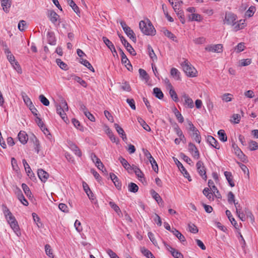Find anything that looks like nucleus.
Here are the masks:
<instances>
[{"mask_svg":"<svg viewBox=\"0 0 258 258\" xmlns=\"http://www.w3.org/2000/svg\"><path fill=\"white\" fill-rule=\"evenodd\" d=\"M139 27L142 32L145 35L154 36L156 34V30L149 19L140 21Z\"/></svg>","mask_w":258,"mask_h":258,"instance_id":"f257e3e1","label":"nucleus"},{"mask_svg":"<svg viewBox=\"0 0 258 258\" xmlns=\"http://www.w3.org/2000/svg\"><path fill=\"white\" fill-rule=\"evenodd\" d=\"M182 67L187 76L190 77L196 76L197 70L187 60H185L182 63Z\"/></svg>","mask_w":258,"mask_h":258,"instance_id":"f03ea898","label":"nucleus"},{"mask_svg":"<svg viewBox=\"0 0 258 258\" xmlns=\"http://www.w3.org/2000/svg\"><path fill=\"white\" fill-rule=\"evenodd\" d=\"M236 18L237 17L235 14L231 12H226L224 20V24L233 26L235 24Z\"/></svg>","mask_w":258,"mask_h":258,"instance_id":"7ed1b4c3","label":"nucleus"},{"mask_svg":"<svg viewBox=\"0 0 258 258\" xmlns=\"http://www.w3.org/2000/svg\"><path fill=\"white\" fill-rule=\"evenodd\" d=\"M196 166L199 174L203 179L206 180L207 178V176L206 175V168L204 166L203 162L201 161H199L196 164Z\"/></svg>","mask_w":258,"mask_h":258,"instance_id":"20e7f679","label":"nucleus"},{"mask_svg":"<svg viewBox=\"0 0 258 258\" xmlns=\"http://www.w3.org/2000/svg\"><path fill=\"white\" fill-rule=\"evenodd\" d=\"M174 161L176 164L177 166L178 167L179 169L180 170L181 172L183 174L184 177L187 178L188 180V181H190L191 180V179L190 178V176L188 173V172L186 171L184 167L183 166L182 163L179 162L177 159L175 158H173Z\"/></svg>","mask_w":258,"mask_h":258,"instance_id":"39448f33","label":"nucleus"},{"mask_svg":"<svg viewBox=\"0 0 258 258\" xmlns=\"http://www.w3.org/2000/svg\"><path fill=\"white\" fill-rule=\"evenodd\" d=\"M181 100L183 101V105L185 107L192 108L194 107L193 100L188 95L185 93L183 94L181 96Z\"/></svg>","mask_w":258,"mask_h":258,"instance_id":"423d86ee","label":"nucleus"},{"mask_svg":"<svg viewBox=\"0 0 258 258\" xmlns=\"http://www.w3.org/2000/svg\"><path fill=\"white\" fill-rule=\"evenodd\" d=\"M223 46L221 44L208 45L205 47V50L213 52L220 53L222 51Z\"/></svg>","mask_w":258,"mask_h":258,"instance_id":"0eeeda50","label":"nucleus"},{"mask_svg":"<svg viewBox=\"0 0 258 258\" xmlns=\"http://www.w3.org/2000/svg\"><path fill=\"white\" fill-rule=\"evenodd\" d=\"M3 212L9 224L16 221L15 217L9 209L5 206H3Z\"/></svg>","mask_w":258,"mask_h":258,"instance_id":"6e6552de","label":"nucleus"},{"mask_svg":"<svg viewBox=\"0 0 258 258\" xmlns=\"http://www.w3.org/2000/svg\"><path fill=\"white\" fill-rule=\"evenodd\" d=\"M120 41L122 44L124 46L127 51L132 55H136V52L134 48L127 41L124 37H120Z\"/></svg>","mask_w":258,"mask_h":258,"instance_id":"1a4fd4ad","label":"nucleus"},{"mask_svg":"<svg viewBox=\"0 0 258 258\" xmlns=\"http://www.w3.org/2000/svg\"><path fill=\"white\" fill-rule=\"evenodd\" d=\"M188 150L195 159H198L200 158L199 152L194 144L191 143L188 144Z\"/></svg>","mask_w":258,"mask_h":258,"instance_id":"9d476101","label":"nucleus"},{"mask_svg":"<svg viewBox=\"0 0 258 258\" xmlns=\"http://www.w3.org/2000/svg\"><path fill=\"white\" fill-rule=\"evenodd\" d=\"M164 245L166 246L167 249L171 252L172 255L174 258H183V255L182 254L179 252L178 250L172 248L171 246L165 243H164Z\"/></svg>","mask_w":258,"mask_h":258,"instance_id":"9b49d317","label":"nucleus"},{"mask_svg":"<svg viewBox=\"0 0 258 258\" xmlns=\"http://www.w3.org/2000/svg\"><path fill=\"white\" fill-rule=\"evenodd\" d=\"M102 40L107 47L113 53V55H115V54H117V52L113 44L107 37L105 36L102 37Z\"/></svg>","mask_w":258,"mask_h":258,"instance_id":"f8f14e48","label":"nucleus"},{"mask_svg":"<svg viewBox=\"0 0 258 258\" xmlns=\"http://www.w3.org/2000/svg\"><path fill=\"white\" fill-rule=\"evenodd\" d=\"M234 204L236 208V212L237 216L241 221H245V215L243 212H241L242 207L240 206V205L238 202H235Z\"/></svg>","mask_w":258,"mask_h":258,"instance_id":"ddd939ff","label":"nucleus"},{"mask_svg":"<svg viewBox=\"0 0 258 258\" xmlns=\"http://www.w3.org/2000/svg\"><path fill=\"white\" fill-rule=\"evenodd\" d=\"M47 16L53 24H55L59 18V16L53 10L48 11Z\"/></svg>","mask_w":258,"mask_h":258,"instance_id":"4468645a","label":"nucleus"},{"mask_svg":"<svg viewBox=\"0 0 258 258\" xmlns=\"http://www.w3.org/2000/svg\"><path fill=\"white\" fill-rule=\"evenodd\" d=\"M234 148V153L236 156L242 161L245 162L247 161V157L243 153L241 150L237 147L233 146Z\"/></svg>","mask_w":258,"mask_h":258,"instance_id":"2eb2a0df","label":"nucleus"},{"mask_svg":"<svg viewBox=\"0 0 258 258\" xmlns=\"http://www.w3.org/2000/svg\"><path fill=\"white\" fill-rule=\"evenodd\" d=\"M37 174L39 179L43 182L46 181L49 176L48 173L42 169L38 170Z\"/></svg>","mask_w":258,"mask_h":258,"instance_id":"dca6fc26","label":"nucleus"},{"mask_svg":"<svg viewBox=\"0 0 258 258\" xmlns=\"http://www.w3.org/2000/svg\"><path fill=\"white\" fill-rule=\"evenodd\" d=\"M207 141L209 143L211 146L213 147L214 148L219 149L220 148V146L217 142V141L212 136H209L207 137Z\"/></svg>","mask_w":258,"mask_h":258,"instance_id":"f3484780","label":"nucleus"},{"mask_svg":"<svg viewBox=\"0 0 258 258\" xmlns=\"http://www.w3.org/2000/svg\"><path fill=\"white\" fill-rule=\"evenodd\" d=\"M110 177L118 189H121V183L119 181L118 177L113 173H110Z\"/></svg>","mask_w":258,"mask_h":258,"instance_id":"a211bd4d","label":"nucleus"},{"mask_svg":"<svg viewBox=\"0 0 258 258\" xmlns=\"http://www.w3.org/2000/svg\"><path fill=\"white\" fill-rule=\"evenodd\" d=\"M18 138L20 142L23 144H26L28 139L27 135L25 132L23 131H20L19 132L18 135Z\"/></svg>","mask_w":258,"mask_h":258,"instance_id":"6ab92c4d","label":"nucleus"},{"mask_svg":"<svg viewBox=\"0 0 258 258\" xmlns=\"http://www.w3.org/2000/svg\"><path fill=\"white\" fill-rule=\"evenodd\" d=\"M12 1L9 0H1V5L3 7V10L8 13L9 11V9L11 7Z\"/></svg>","mask_w":258,"mask_h":258,"instance_id":"aec40b11","label":"nucleus"},{"mask_svg":"<svg viewBox=\"0 0 258 258\" xmlns=\"http://www.w3.org/2000/svg\"><path fill=\"white\" fill-rule=\"evenodd\" d=\"M244 20H240L239 21L235 22V24L233 25V29L235 31H237L243 29L245 27Z\"/></svg>","mask_w":258,"mask_h":258,"instance_id":"412c9836","label":"nucleus"},{"mask_svg":"<svg viewBox=\"0 0 258 258\" xmlns=\"http://www.w3.org/2000/svg\"><path fill=\"white\" fill-rule=\"evenodd\" d=\"M171 232L180 240V242H183L185 241L184 236L175 228H172Z\"/></svg>","mask_w":258,"mask_h":258,"instance_id":"4be33fe9","label":"nucleus"},{"mask_svg":"<svg viewBox=\"0 0 258 258\" xmlns=\"http://www.w3.org/2000/svg\"><path fill=\"white\" fill-rule=\"evenodd\" d=\"M124 31L126 35L130 37L131 39H132L134 42H136L137 39L135 34L130 27L125 29Z\"/></svg>","mask_w":258,"mask_h":258,"instance_id":"5701e85b","label":"nucleus"},{"mask_svg":"<svg viewBox=\"0 0 258 258\" xmlns=\"http://www.w3.org/2000/svg\"><path fill=\"white\" fill-rule=\"evenodd\" d=\"M114 125L117 132L119 135H120V137L122 138V140L123 141L126 140V136L122 128L117 123H115Z\"/></svg>","mask_w":258,"mask_h":258,"instance_id":"b1692460","label":"nucleus"},{"mask_svg":"<svg viewBox=\"0 0 258 258\" xmlns=\"http://www.w3.org/2000/svg\"><path fill=\"white\" fill-rule=\"evenodd\" d=\"M151 194L152 195V197L157 202V203L160 205L161 204V206L163 204V201L160 196V195L156 192L155 190H151Z\"/></svg>","mask_w":258,"mask_h":258,"instance_id":"393cba45","label":"nucleus"},{"mask_svg":"<svg viewBox=\"0 0 258 258\" xmlns=\"http://www.w3.org/2000/svg\"><path fill=\"white\" fill-rule=\"evenodd\" d=\"M71 78H72L75 81L79 83L81 85H82L84 87H87V83L82 79L80 77L76 76L74 75H72L70 78H68V80L70 79Z\"/></svg>","mask_w":258,"mask_h":258,"instance_id":"a878e982","label":"nucleus"},{"mask_svg":"<svg viewBox=\"0 0 258 258\" xmlns=\"http://www.w3.org/2000/svg\"><path fill=\"white\" fill-rule=\"evenodd\" d=\"M68 4L72 8L74 11L79 15L80 12L79 7L73 0H66Z\"/></svg>","mask_w":258,"mask_h":258,"instance_id":"bb28decb","label":"nucleus"},{"mask_svg":"<svg viewBox=\"0 0 258 258\" xmlns=\"http://www.w3.org/2000/svg\"><path fill=\"white\" fill-rule=\"evenodd\" d=\"M47 41L48 43L52 45H54L56 44V40L53 32H49L47 33Z\"/></svg>","mask_w":258,"mask_h":258,"instance_id":"cd10ccee","label":"nucleus"},{"mask_svg":"<svg viewBox=\"0 0 258 258\" xmlns=\"http://www.w3.org/2000/svg\"><path fill=\"white\" fill-rule=\"evenodd\" d=\"M224 175L226 177L227 180L228 181L229 185L231 187H233L235 186L234 182L233 181V176L230 172L225 171Z\"/></svg>","mask_w":258,"mask_h":258,"instance_id":"c85d7f7f","label":"nucleus"},{"mask_svg":"<svg viewBox=\"0 0 258 258\" xmlns=\"http://www.w3.org/2000/svg\"><path fill=\"white\" fill-rule=\"evenodd\" d=\"M119 51L120 53L121 57V62L123 64H126V62H127V64H129V67L132 68V64L130 63L129 60L127 58L126 56L122 51V50L121 48H119Z\"/></svg>","mask_w":258,"mask_h":258,"instance_id":"c756f323","label":"nucleus"},{"mask_svg":"<svg viewBox=\"0 0 258 258\" xmlns=\"http://www.w3.org/2000/svg\"><path fill=\"white\" fill-rule=\"evenodd\" d=\"M170 75L176 80H179L180 79V72L176 68H173L171 69Z\"/></svg>","mask_w":258,"mask_h":258,"instance_id":"7c9ffc66","label":"nucleus"},{"mask_svg":"<svg viewBox=\"0 0 258 258\" xmlns=\"http://www.w3.org/2000/svg\"><path fill=\"white\" fill-rule=\"evenodd\" d=\"M9 225H10L11 228L13 229L14 232L17 235H18L19 233H20L19 226L17 220L13 222H11V223L9 224Z\"/></svg>","mask_w":258,"mask_h":258,"instance_id":"2f4dec72","label":"nucleus"},{"mask_svg":"<svg viewBox=\"0 0 258 258\" xmlns=\"http://www.w3.org/2000/svg\"><path fill=\"white\" fill-rule=\"evenodd\" d=\"M168 90H169V95H170V97H171V98L172 99V100L175 102L178 101L179 99L178 98V96H177L176 92L174 90L173 87H172L168 89Z\"/></svg>","mask_w":258,"mask_h":258,"instance_id":"473e14b6","label":"nucleus"},{"mask_svg":"<svg viewBox=\"0 0 258 258\" xmlns=\"http://www.w3.org/2000/svg\"><path fill=\"white\" fill-rule=\"evenodd\" d=\"M153 94L156 96V97L159 99H162L164 97L163 93L161 90L157 87L153 89Z\"/></svg>","mask_w":258,"mask_h":258,"instance_id":"72a5a7b5","label":"nucleus"},{"mask_svg":"<svg viewBox=\"0 0 258 258\" xmlns=\"http://www.w3.org/2000/svg\"><path fill=\"white\" fill-rule=\"evenodd\" d=\"M56 112L64 120V121L67 122L68 118L66 116L64 110L61 109L60 107H56Z\"/></svg>","mask_w":258,"mask_h":258,"instance_id":"f704fd0d","label":"nucleus"},{"mask_svg":"<svg viewBox=\"0 0 258 258\" xmlns=\"http://www.w3.org/2000/svg\"><path fill=\"white\" fill-rule=\"evenodd\" d=\"M248 148L250 151H255L258 149V144L255 141L250 140L248 142Z\"/></svg>","mask_w":258,"mask_h":258,"instance_id":"c9c22d12","label":"nucleus"},{"mask_svg":"<svg viewBox=\"0 0 258 258\" xmlns=\"http://www.w3.org/2000/svg\"><path fill=\"white\" fill-rule=\"evenodd\" d=\"M203 193L209 200H214L213 195L212 192H210L209 188H205L203 191Z\"/></svg>","mask_w":258,"mask_h":258,"instance_id":"e433bc0d","label":"nucleus"},{"mask_svg":"<svg viewBox=\"0 0 258 258\" xmlns=\"http://www.w3.org/2000/svg\"><path fill=\"white\" fill-rule=\"evenodd\" d=\"M175 12L178 17V18L179 19L180 22L182 24H184L185 20L184 18L183 11L182 10L178 9V10H176Z\"/></svg>","mask_w":258,"mask_h":258,"instance_id":"4c0bfd02","label":"nucleus"},{"mask_svg":"<svg viewBox=\"0 0 258 258\" xmlns=\"http://www.w3.org/2000/svg\"><path fill=\"white\" fill-rule=\"evenodd\" d=\"M22 162H23L25 170L26 173H27V175L28 176H31V174L32 173V170H31L30 166L28 164L27 162L26 161V160L25 159H23Z\"/></svg>","mask_w":258,"mask_h":258,"instance_id":"58836bf2","label":"nucleus"},{"mask_svg":"<svg viewBox=\"0 0 258 258\" xmlns=\"http://www.w3.org/2000/svg\"><path fill=\"white\" fill-rule=\"evenodd\" d=\"M22 188L25 194L26 195V196L28 198H30L31 196L32 195V193L30 190L29 187L28 186V185L25 183H22Z\"/></svg>","mask_w":258,"mask_h":258,"instance_id":"ea45409f","label":"nucleus"},{"mask_svg":"<svg viewBox=\"0 0 258 258\" xmlns=\"http://www.w3.org/2000/svg\"><path fill=\"white\" fill-rule=\"evenodd\" d=\"M218 135L220 140L221 141L226 142L227 140L226 134L225 133V131L224 130H219L218 132Z\"/></svg>","mask_w":258,"mask_h":258,"instance_id":"a19ab883","label":"nucleus"},{"mask_svg":"<svg viewBox=\"0 0 258 258\" xmlns=\"http://www.w3.org/2000/svg\"><path fill=\"white\" fill-rule=\"evenodd\" d=\"M128 189L130 192H136L139 189V187L136 183L131 182L128 185Z\"/></svg>","mask_w":258,"mask_h":258,"instance_id":"79ce46f5","label":"nucleus"},{"mask_svg":"<svg viewBox=\"0 0 258 258\" xmlns=\"http://www.w3.org/2000/svg\"><path fill=\"white\" fill-rule=\"evenodd\" d=\"M138 122L143 126V127L147 131H150L151 128L150 126L146 123V122L141 118L138 117L137 118Z\"/></svg>","mask_w":258,"mask_h":258,"instance_id":"37998d69","label":"nucleus"},{"mask_svg":"<svg viewBox=\"0 0 258 258\" xmlns=\"http://www.w3.org/2000/svg\"><path fill=\"white\" fill-rule=\"evenodd\" d=\"M148 53L150 58L153 60H156L157 57L152 48V47L150 45H148Z\"/></svg>","mask_w":258,"mask_h":258,"instance_id":"c03bdc74","label":"nucleus"},{"mask_svg":"<svg viewBox=\"0 0 258 258\" xmlns=\"http://www.w3.org/2000/svg\"><path fill=\"white\" fill-rule=\"evenodd\" d=\"M191 137L194 139V140H195L196 142H197L198 143H200L201 137L200 133L198 130L192 132V134L191 135Z\"/></svg>","mask_w":258,"mask_h":258,"instance_id":"a18cd8bd","label":"nucleus"},{"mask_svg":"<svg viewBox=\"0 0 258 258\" xmlns=\"http://www.w3.org/2000/svg\"><path fill=\"white\" fill-rule=\"evenodd\" d=\"M22 97L25 103L27 105V106H28L29 108H31V107L33 105V104L30 98L26 94L23 95Z\"/></svg>","mask_w":258,"mask_h":258,"instance_id":"49530a36","label":"nucleus"},{"mask_svg":"<svg viewBox=\"0 0 258 258\" xmlns=\"http://www.w3.org/2000/svg\"><path fill=\"white\" fill-rule=\"evenodd\" d=\"M81 63L86 67L88 69L91 71L93 72H94V69L93 67L92 66L91 63L86 59H82L81 61Z\"/></svg>","mask_w":258,"mask_h":258,"instance_id":"de8ad7c7","label":"nucleus"},{"mask_svg":"<svg viewBox=\"0 0 258 258\" xmlns=\"http://www.w3.org/2000/svg\"><path fill=\"white\" fill-rule=\"evenodd\" d=\"M226 215L228 217L229 221L231 222V224L235 226V225L237 224L236 221L234 219V218L232 217V215L231 213V212L229 210H226Z\"/></svg>","mask_w":258,"mask_h":258,"instance_id":"09e8293b","label":"nucleus"},{"mask_svg":"<svg viewBox=\"0 0 258 258\" xmlns=\"http://www.w3.org/2000/svg\"><path fill=\"white\" fill-rule=\"evenodd\" d=\"M71 149L74 152L75 154L78 156L79 157H81L82 156V152L79 148L75 145H72L71 146Z\"/></svg>","mask_w":258,"mask_h":258,"instance_id":"8fccbe9b","label":"nucleus"},{"mask_svg":"<svg viewBox=\"0 0 258 258\" xmlns=\"http://www.w3.org/2000/svg\"><path fill=\"white\" fill-rule=\"evenodd\" d=\"M232 95L230 93H225L222 96V99L226 102L231 101Z\"/></svg>","mask_w":258,"mask_h":258,"instance_id":"3c124183","label":"nucleus"},{"mask_svg":"<svg viewBox=\"0 0 258 258\" xmlns=\"http://www.w3.org/2000/svg\"><path fill=\"white\" fill-rule=\"evenodd\" d=\"M244 215H246L247 218H249L252 223L254 222V217L252 213L247 209L244 210Z\"/></svg>","mask_w":258,"mask_h":258,"instance_id":"603ef678","label":"nucleus"},{"mask_svg":"<svg viewBox=\"0 0 258 258\" xmlns=\"http://www.w3.org/2000/svg\"><path fill=\"white\" fill-rule=\"evenodd\" d=\"M45 251L46 254L51 258H54L51 249V247L49 244H46L45 246Z\"/></svg>","mask_w":258,"mask_h":258,"instance_id":"864d4df0","label":"nucleus"},{"mask_svg":"<svg viewBox=\"0 0 258 258\" xmlns=\"http://www.w3.org/2000/svg\"><path fill=\"white\" fill-rule=\"evenodd\" d=\"M56 107H60L61 109L64 110L65 111H67L69 110L68 104L66 100H64L63 99L61 100L60 104L57 105Z\"/></svg>","mask_w":258,"mask_h":258,"instance_id":"5fc2aeb1","label":"nucleus"},{"mask_svg":"<svg viewBox=\"0 0 258 258\" xmlns=\"http://www.w3.org/2000/svg\"><path fill=\"white\" fill-rule=\"evenodd\" d=\"M39 99L44 105L47 106L49 105V100L43 95H40L39 97Z\"/></svg>","mask_w":258,"mask_h":258,"instance_id":"6e6d98bb","label":"nucleus"},{"mask_svg":"<svg viewBox=\"0 0 258 258\" xmlns=\"http://www.w3.org/2000/svg\"><path fill=\"white\" fill-rule=\"evenodd\" d=\"M174 114L178 121L180 123H182L184 121V118L181 114L179 112V111L176 108L175 109Z\"/></svg>","mask_w":258,"mask_h":258,"instance_id":"4d7b16f0","label":"nucleus"},{"mask_svg":"<svg viewBox=\"0 0 258 258\" xmlns=\"http://www.w3.org/2000/svg\"><path fill=\"white\" fill-rule=\"evenodd\" d=\"M139 72L140 75V77L143 79L148 80L149 79V77L147 72L143 69H140L139 70Z\"/></svg>","mask_w":258,"mask_h":258,"instance_id":"13d9d810","label":"nucleus"},{"mask_svg":"<svg viewBox=\"0 0 258 258\" xmlns=\"http://www.w3.org/2000/svg\"><path fill=\"white\" fill-rule=\"evenodd\" d=\"M189 19L191 21H201L202 20V17L200 15L198 14H192L191 15V17H189Z\"/></svg>","mask_w":258,"mask_h":258,"instance_id":"bf43d9fd","label":"nucleus"},{"mask_svg":"<svg viewBox=\"0 0 258 258\" xmlns=\"http://www.w3.org/2000/svg\"><path fill=\"white\" fill-rule=\"evenodd\" d=\"M193 41L195 44H202L206 42V38L204 37H200L194 39Z\"/></svg>","mask_w":258,"mask_h":258,"instance_id":"052dcab7","label":"nucleus"},{"mask_svg":"<svg viewBox=\"0 0 258 258\" xmlns=\"http://www.w3.org/2000/svg\"><path fill=\"white\" fill-rule=\"evenodd\" d=\"M121 88L123 90L130 92L131 90V87L128 83L126 82H123L121 84Z\"/></svg>","mask_w":258,"mask_h":258,"instance_id":"680f3d73","label":"nucleus"},{"mask_svg":"<svg viewBox=\"0 0 258 258\" xmlns=\"http://www.w3.org/2000/svg\"><path fill=\"white\" fill-rule=\"evenodd\" d=\"M118 160L120 161V162L121 163V164H122V166L125 168L126 169V167H129V165L130 164L128 163V162L127 161V160H126L124 158H123L122 157H119V158H118Z\"/></svg>","mask_w":258,"mask_h":258,"instance_id":"e2e57ef3","label":"nucleus"},{"mask_svg":"<svg viewBox=\"0 0 258 258\" xmlns=\"http://www.w3.org/2000/svg\"><path fill=\"white\" fill-rule=\"evenodd\" d=\"M56 62L59 67L63 70H66L67 69V65L64 62L62 61L60 59H56Z\"/></svg>","mask_w":258,"mask_h":258,"instance_id":"0e129e2a","label":"nucleus"},{"mask_svg":"<svg viewBox=\"0 0 258 258\" xmlns=\"http://www.w3.org/2000/svg\"><path fill=\"white\" fill-rule=\"evenodd\" d=\"M12 66L19 74H22V70L18 61H16L15 62L13 63V64H12Z\"/></svg>","mask_w":258,"mask_h":258,"instance_id":"69168bd1","label":"nucleus"},{"mask_svg":"<svg viewBox=\"0 0 258 258\" xmlns=\"http://www.w3.org/2000/svg\"><path fill=\"white\" fill-rule=\"evenodd\" d=\"M255 8L254 7H250L248 10L246 12V15L248 17L252 16L255 12Z\"/></svg>","mask_w":258,"mask_h":258,"instance_id":"338daca9","label":"nucleus"},{"mask_svg":"<svg viewBox=\"0 0 258 258\" xmlns=\"http://www.w3.org/2000/svg\"><path fill=\"white\" fill-rule=\"evenodd\" d=\"M189 231L193 233H197L198 232V229L197 226L194 224H188Z\"/></svg>","mask_w":258,"mask_h":258,"instance_id":"774afa93","label":"nucleus"}]
</instances>
